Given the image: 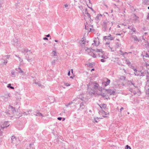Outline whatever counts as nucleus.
<instances>
[{
    "instance_id": "6e6552de",
    "label": "nucleus",
    "mask_w": 149,
    "mask_h": 149,
    "mask_svg": "<svg viewBox=\"0 0 149 149\" xmlns=\"http://www.w3.org/2000/svg\"><path fill=\"white\" fill-rule=\"evenodd\" d=\"M107 81H104L102 83V86H106L109 84L110 82V80L108 79H107Z\"/></svg>"
},
{
    "instance_id": "8fccbe9b",
    "label": "nucleus",
    "mask_w": 149,
    "mask_h": 149,
    "mask_svg": "<svg viewBox=\"0 0 149 149\" xmlns=\"http://www.w3.org/2000/svg\"><path fill=\"white\" fill-rule=\"evenodd\" d=\"M108 47L110 48L111 51H113L112 50V48L109 45H108Z\"/></svg>"
},
{
    "instance_id": "7ed1b4c3",
    "label": "nucleus",
    "mask_w": 149,
    "mask_h": 149,
    "mask_svg": "<svg viewBox=\"0 0 149 149\" xmlns=\"http://www.w3.org/2000/svg\"><path fill=\"white\" fill-rule=\"evenodd\" d=\"M86 51L88 52L89 55L92 56L93 58H96V55L93 52H95V49L88 48L87 47Z\"/></svg>"
},
{
    "instance_id": "bb28decb",
    "label": "nucleus",
    "mask_w": 149,
    "mask_h": 149,
    "mask_svg": "<svg viewBox=\"0 0 149 149\" xmlns=\"http://www.w3.org/2000/svg\"><path fill=\"white\" fill-rule=\"evenodd\" d=\"M148 0H143V3L145 5H146L148 4Z\"/></svg>"
},
{
    "instance_id": "6e6d98bb",
    "label": "nucleus",
    "mask_w": 149,
    "mask_h": 149,
    "mask_svg": "<svg viewBox=\"0 0 149 149\" xmlns=\"http://www.w3.org/2000/svg\"><path fill=\"white\" fill-rule=\"evenodd\" d=\"M87 27L86 26V25H85V29H86V30H88V29H87ZM87 27H88H88L87 26Z\"/></svg>"
},
{
    "instance_id": "bf43d9fd",
    "label": "nucleus",
    "mask_w": 149,
    "mask_h": 149,
    "mask_svg": "<svg viewBox=\"0 0 149 149\" xmlns=\"http://www.w3.org/2000/svg\"><path fill=\"white\" fill-rule=\"evenodd\" d=\"M85 14H87V13H88L87 12V10H86L85 11Z\"/></svg>"
},
{
    "instance_id": "49530a36",
    "label": "nucleus",
    "mask_w": 149,
    "mask_h": 149,
    "mask_svg": "<svg viewBox=\"0 0 149 149\" xmlns=\"http://www.w3.org/2000/svg\"><path fill=\"white\" fill-rule=\"evenodd\" d=\"M145 57L149 58V55L147 53L146 54V55L145 56Z\"/></svg>"
},
{
    "instance_id": "79ce46f5",
    "label": "nucleus",
    "mask_w": 149,
    "mask_h": 149,
    "mask_svg": "<svg viewBox=\"0 0 149 149\" xmlns=\"http://www.w3.org/2000/svg\"><path fill=\"white\" fill-rule=\"evenodd\" d=\"M86 14L87 15V16H88V17H89L90 19H91V15L90 14H89L88 13H87Z\"/></svg>"
},
{
    "instance_id": "473e14b6",
    "label": "nucleus",
    "mask_w": 149,
    "mask_h": 149,
    "mask_svg": "<svg viewBox=\"0 0 149 149\" xmlns=\"http://www.w3.org/2000/svg\"><path fill=\"white\" fill-rule=\"evenodd\" d=\"M56 60H53L52 62V64L53 65H55V64L56 63Z\"/></svg>"
},
{
    "instance_id": "052dcab7",
    "label": "nucleus",
    "mask_w": 149,
    "mask_h": 149,
    "mask_svg": "<svg viewBox=\"0 0 149 149\" xmlns=\"http://www.w3.org/2000/svg\"><path fill=\"white\" fill-rule=\"evenodd\" d=\"M46 36L47 37H48L50 36V35L49 34H48V35H46Z\"/></svg>"
},
{
    "instance_id": "f257e3e1",
    "label": "nucleus",
    "mask_w": 149,
    "mask_h": 149,
    "mask_svg": "<svg viewBox=\"0 0 149 149\" xmlns=\"http://www.w3.org/2000/svg\"><path fill=\"white\" fill-rule=\"evenodd\" d=\"M87 85L88 91L92 94L96 93L97 89L100 91H102V88L99 87V85L95 82H90Z\"/></svg>"
},
{
    "instance_id": "4d7b16f0",
    "label": "nucleus",
    "mask_w": 149,
    "mask_h": 149,
    "mask_svg": "<svg viewBox=\"0 0 149 149\" xmlns=\"http://www.w3.org/2000/svg\"><path fill=\"white\" fill-rule=\"evenodd\" d=\"M142 39L144 40V41H146V40H145V39L144 38V37H143V36L142 37Z\"/></svg>"
},
{
    "instance_id": "774afa93",
    "label": "nucleus",
    "mask_w": 149,
    "mask_h": 149,
    "mask_svg": "<svg viewBox=\"0 0 149 149\" xmlns=\"http://www.w3.org/2000/svg\"><path fill=\"white\" fill-rule=\"evenodd\" d=\"M62 119H62V120L63 121H64L65 120V118H63Z\"/></svg>"
},
{
    "instance_id": "9d476101",
    "label": "nucleus",
    "mask_w": 149,
    "mask_h": 149,
    "mask_svg": "<svg viewBox=\"0 0 149 149\" xmlns=\"http://www.w3.org/2000/svg\"><path fill=\"white\" fill-rule=\"evenodd\" d=\"M134 74L136 76H143L142 75V73H141L139 71H138L136 69H134Z\"/></svg>"
},
{
    "instance_id": "09e8293b",
    "label": "nucleus",
    "mask_w": 149,
    "mask_h": 149,
    "mask_svg": "<svg viewBox=\"0 0 149 149\" xmlns=\"http://www.w3.org/2000/svg\"><path fill=\"white\" fill-rule=\"evenodd\" d=\"M147 19H149V13H148V15L147 16Z\"/></svg>"
},
{
    "instance_id": "412c9836",
    "label": "nucleus",
    "mask_w": 149,
    "mask_h": 149,
    "mask_svg": "<svg viewBox=\"0 0 149 149\" xmlns=\"http://www.w3.org/2000/svg\"><path fill=\"white\" fill-rule=\"evenodd\" d=\"M96 52H101L102 53V52H104L102 51V49H97L96 50H95L94 51Z\"/></svg>"
},
{
    "instance_id": "20e7f679",
    "label": "nucleus",
    "mask_w": 149,
    "mask_h": 149,
    "mask_svg": "<svg viewBox=\"0 0 149 149\" xmlns=\"http://www.w3.org/2000/svg\"><path fill=\"white\" fill-rule=\"evenodd\" d=\"M21 52L22 53H24V54H26L27 55H32L31 51L29 50H28V49L26 48L22 49L21 50Z\"/></svg>"
},
{
    "instance_id": "0eeeda50",
    "label": "nucleus",
    "mask_w": 149,
    "mask_h": 149,
    "mask_svg": "<svg viewBox=\"0 0 149 149\" xmlns=\"http://www.w3.org/2000/svg\"><path fill=\"white\" fill-rule=\"evenodd\" d=\"M103 38L105 40H113L114 38L110 34H109L108 36H104Z\"/></svg>"
},
{
    "instance_id": "2f4dec72",
    "label": "nucleus",
    "mask_w": 149,
    "mask_h": 149,
    "mask_svg": "<svg viewBox=\"0 0 149 149\" xmlns=\"http://www.w3.org/2000/svg\"><path fill=\"white\" fill-rule=\"evenodd\" d=\"M72 102H69V103H68V104H65V106L67 107H68L69 106L71 105V104H72Z\"/></svg>"
},
{
    "instance_id": "393cba45",
    "label": "nucleus",
    "mask_w": 149,
    "mask_h": 149,
    "mask_svg": "<svg viewBox=\"0 0 149 149\" xmlns=\"http://www.w3.org/2000/svg\"><path fill=\"white\" fill-rule=\"evenodd\" d=\"M121 55H123V56L125 55V54H128V53L126 52H125V53H123V52L121 50H120L119 51Z\"/></svg>"
},
{
    "instance_id": "69168bd1",
    "label": "nucleus",
    "mask_w": 149,
    "mask_h": 149,
    "mask_svg": "<svg viewBox=\"0 0 149 149\" xmlns=\"http://www.w3.org/2000/svg\"><path fill=\"white\" fill-rule=\"evenodd\" d=\"M116 35H117H117L120 36V35H121V34H120V33H117L116 34Z\"/></svg>"
},
{
    "instance_id": "39448f33",
    "label": "nucleus",
    "mask_w": 149,
    "mask_h": 149,
    "mask_svg": "<svg viewBox=\"0 0 149 149\" xmlns=\"http://www.w3.org/2000/svg\"><path fill=\"white\" fill-rule=\"evenodd\" d=\"M132 21V22L134 23L139 22V17L137 16L135 14H134Z\"/></svg>"
},
{
    "instance_id": "3c124183",
    "label": "nucleus",
    "mask_w": 149,
    "mask_h": 149,
    "mask_svg": "<svg viewBox=\"0 0 149 149\" xmlns=\"http://www.w3.org/2000/svg\"><path fill=\"white\" fill-rule=\"evenodd\" d=\"M12 107V109L13 110H12V111H13V112L15 111V108H13V107Z\"/></svg>"
},
{
    "instance_id": "ddd939ff",
    "label": "nucleus",
    "mask_w": 149,
    "mask_h": 149,
    "mask_svg": "<svg viewBox=\"0 0 149 149\" xmlns=\"http://www.w3.org/2000/svg\"><path fill=\"white\" fill-rule=\"evenodd\" d=\"M132 38L134 39V40L135 41L139 42L141 40V39L138 38L136 36H132Z\"/></svg>"
},
{
    "instance_id": "e2e57ef3",
    "label": "nucleus",
    "mask_w": 149,
    "mask_h": 149,
    "mask_svg": "<svg viewBox=\"0 0 149 149\" xmlns=\"http://www.w3.org/2000/svg\"><path fill=\"white\" fill-rule=\"evenodd\" d=\"M15 55L16 57H18V58H19V57H20L19 56L17 55Z\"/></svg>"
},
{
    "instance_id": "dca6fc26",
    "label": "nucleus",
    "mask_w": 149,
    "mask_h": 149,
    "mask_svg": "<svg viewBox=\"0 0 149 149\" xmlns=\"http://www.w3.org/2000/svg\"><path fill=\"white\" fill-rule=\"evenodd\" d=\"M16 140V138L14 136H12L11 137V143H15Z\"/></svg>"
},
{
    "instance_id": "7c9ffc66",
    "label": "nucleus",
    "mask_w": 149,
    "mask_h": 149,
    "mask_svg": "<svg viewBox=\"0 0 149 149\" xmlns=\"http://www.w3.org/2000/svg\"><path fill=\"white\" fill-rule=\"evenodd\" d=\"M100 118H98V117H97L96 118H94V121H93V122H96V123H98V121L97 120H98L100 119Z\"/></svg>"
},
{
    "instance_id": "5fc2aeb1",
    "label": "nucleus",
    "mask_w": 149,
    "mask_h": 149,
    "mask_svg": "<svg viewBox=\"0 0 149 149\" xmlns=\"http://www.w3.org/2000/svg\"><path fill=\"white\" fill-rule=\"evenodd\" d=\"M68 75L69 76H70V71H69L68 72Z\"/></svg>"
},
{
    "instance_id": "a211bd4d",
    "label": "nucleus",
    "mask_w": 149,
    "mask_h": 149,
    "mask_svg": "<svg viewBox=\"0 0 149 149\" xmlns=\"http://www.w3.org/2000/svg\"><path fill=\"white\" fill-rule=\"evenodd\" d=\"M85 106L84 105V103L81 102L80 103V109H83L85 107Z\"/></svg>"
},
{
    "instance_id": "ea45409f",
    "label": "nucleus",
    "mask_w": 149,
    "mask_h": 149,
    "mask_svg": "<svg viewBox=\"0 0 149 149\" xmlns=\"http://www.w3.org/2000/svg\"><path fill=\"white\" fill-rule=\"evenodd\" d=\"M130 83H131V84L133 86H134V87H135V88H136L137 87V86H135V84L134 83L132 82L131 81H130Z\"/></svg>"
},
{
    "instance_id": "423d86ee",
    "label": "nucleus",
    "mask_w": 149,
    "mask_h": 149,
    "mask_svg": "<svg viewBox=\"0 0 149 149\" xmlns=\"http://www.w3.org/2000/svg\"><path fill=\"white\" fill-rule=\"evenodd\" d=\"M0 125L2 128V130H3L4 129L8 127L9 125V124L8 122H6L3 123H2Z\"/></svg>"
},
{
    "instance_id": "de8ad7c7",
    "label": "nucleus",
    "mask_w": 149,
    "mask_h": 149,
    "mask_svg": "<svg viewBox=\"0 0 149 149\" xmlns=\"http://www.w3.org/2000/svg\"><path fill=\"white\" fill-rule=\"evenodd\" d=\"M65 85L67 86H70V85L68 83H66L65 84Z\"/></svg>"
},
{
    "instance_id": "4468645a",
    "label": "nucleus",
    "mask_w": 149,
    "mask_h": 149,
    "mask_svg": "<svg viewBox=\"0 0 149 149\" xmlns=\"http://www.w3.org/2000/svg\"><path fill=\"white\" fill-rule=\"evenodd\" d=\"M36 114L34 115L36 116L43 117V116L42 114L41 113L39 110H37L36 112Z\"/></svg>"
},
{
    "instance_id": "5701e85b",
    "label": "nucleus",
    "mask_w": 149,
    "mask_h": 149,
    "mask_svg": "<svg viewBox=\"0 0 149 149\" xmlns=\"http://www.w3.org/2000/svg\"><path fill=\"white\" fill-rule=\"evenodd\" d=\"M36 84L38 85L39 86L41 87L42 88H43L44 87V86L41 85V84L39 83H36Z\"/></svg>"
},
{
    "instance_id": "72a5a7b5",
    "label": "nucleus",
    "mask_w": 149,
    "mask_h": 149,
    "mask_svg": "<svg viewBox=\"0 0 149 149\" xmlns=\"http://www.w3.org/2000/svg\"><path fill=\"white\" fill-rule=\"evenodd\" d=\"M102 114H104L106 115H107L109 114V112H105V111H102Z\"/></svg>"
},
{
    "instance_id": "f3484780",
    "label": "nucleus",
    "mask_w": 149,
    "mask_h": 149,
    "mask_svg": "<svg viewBox=\"0 0 149 149\" xmlns=\"http://www.w3.org/2000/svg\"><path fill=\"white\" fill-rule=\"evenodd\" d=\"M100 107L102 109H105L107 108V105L105 104H101L99 105Z\"/></svg>"
},
{
    "instance_id": "f03ea898",
    "label": "nucleus",
    "mask_w": 149,
    "mask_h": 149,
    "mask_svg": "<svg viewBox=\"0 0 149 149\" xmlns=\"http://www.w3.org/2000/svg\"><path fill=\"white\" fill-rule=\"evenodd\" d=\"M113 25V23L112 22H110L107 21H104L102 24V26L104 29V31H106V30L109 28V30H110L111 26Z\"/></svg>"
},
{
    "instance_id": "c85d7f7f",
    "label": "nucleus",
    "mask_w": 149,
    "mask_h": 149,
    "mask_svg": "<svg viewBox=\"0 0 149 149\" xmlns=\"http://www.w3.org/2000/svg\"><path fill=\"white\" fill-rule=\"evenodd\" d=\"M130 29H131L134 32H135L136 31L135 28L132 27V28H130Z\"/></svg>"
},
{
    "instance_id": "c756f323",
    "label": "nucleus",
    "mask_w": 149,
    "mask_h": 149,
    "mask_svg": "<svg viewBox=\"0 0 149 149\" xmlns=\"http://www.w3.org/2000/svg\"><path fill=\"white\" fill-rule=\"evenodd\" d=\"M10 57V56L9 55H7L3 56V58L4 59L6 58V59H9Z\"/></svg>"
},
{
    "instance_id": "cd10ccee",
    "label": "nucleus",
    "mask_w": 149,
    "mask_h": 149,
    "mask_svg": "<svg viewBox=\"0 0 149 149\" xmlns=\"http://www.w3.org/2000/svg\"><path fill=\"white\" fill-rule=\"evenodd\" d=\"M52 54L53 55V56H56V51H53L52 52Z\"/></svg>"
},
{
    "instance_id": "e433bc0d",
    "label": "nucleus",
    "mask_w": 149,
    "mask_h": 149,
    "mask_svg": "<svg viewBox=\"0 0 149 149\" xmlns=\"http://www.w3.org/2000/svg\"><path fill=\"white\" fill-rule=\"evenodd\" d=\"M11 74L13 75L12 76V77H14V76L15 75V72L13 71H12V72H11Z\"/></svg>"
},
{
    "instance_id": "2eb2a0df",
    "label": "nucleus",
    "mask_w": 149,
    "mask_h": 149,
    "mask_svg": "<svg viewBox=\"0 0 149 149\" xmlns=\"http://www.w3.org/2000/svg\"><path fill=\"white\" fill-rule=\"evenodd\" d=\"M146 79L147 80L146 81V85L149 86V74L146 76Z\"/></svg>"
},
{
    "instance_id": "9b49d317",
    "label": "nucleus",
    "mask_w": 149,
    "mask_h": 149,
    "mask_svg": "<svg viewBox=\"0 0 149 149\" xmlns=\"http://www.w3.org/2000/svg\"><path fill=\"white\" fill-rule=\"evenodd\" d=\"M107 93L110 95H114L115 91L111 89H105Z\"/></svg>"
},
{
    "instance_id": "4c0bfd02",
    "label": "nucleus",
    "mask_w": 149,
    "mask_h": 149,
    "mask_svg": "<svg viewBox=\"0 0 149 149\" xmlns=\"http://www.w3.org/2000/svg\"><path fill=\"white\" fill-rule=\"evenodd\" d=\"M129 148V149H131L130 147L128 145H126V146L125 149H128Z\"/></svg>"
},
{
    "instance_id": "a19ab883",
    "label": "nucleus",
    "mask_w": 149,
    "mask_h": 149,
    "mask_svg": "<svg viewBox=\"0 0 149 149\" xmlns=\"http://www.w3.org/2000/svg\"><path fill=\"white\" fill-rule=\"evenodd\" d=\"M100 61L102 62H104L106 61V60L104 59H101Z\"/></svg>"
},
{
    "instance_id": "603ef678",
    "label": "nucleus",
    "mask_w": 149,
    "mask_h": 149,
    "mask_svg": "<svg viewBox=\"0 0 149 149\" xmlns=\"http://www.w3.org/2000/svg\"><path fill=\"white\" fill-rule=\"evenodd\" d=\"M20 69V68H16L15 69V70H16V71H18L19 70V69Z\"/></svg>"
},
{
    "instance_id": "6ab92c4d",
    "label": "nucleus",
    "mask_w": 149,
    "mask_h": 149,
    "mask_svg": "<svg viewBox=\"0 0 149 149\" xmlns=\"http://www.w3.org/2000/svg\"><path fill=\"white\" fill-rule=\"evenodd\" d=\"M94 63H89L87 64V65L88 67H89L90 68H93V65Z\"/></svg>"
},
{
    "instance_id": "13d9d810",
    "label": "nucleus",
    "mask_w": 149,
    "mask_h": 149,
    "mask_svg": "<svg viewBox=\"0 0 149 149\" xmlns=\"http://www.w3.org/2000/svg\"><path fill=\"white\" fill-rule=\"evenodd\" d=\"M64 6L65 7H67L68 6V5L67 4H65L64 5Z\"/></svg>"
},
{
    "instance_id": "a878e982",
    "label": "nucleus",
    "mask_w": 149,
    "mask_h": 149,
    "mask_svg": "<svg viewBox=\"0 0 149 149\" xmlns=\"http://www.w3.org/2000/svg\"><path fill=\"white\" fill-rule=\"evenodd\" d=\"M126 63L129 66L131 64L130 62L128 60H126Z\"/></svg>"
},
{
    "instance_id": "a18cd8bd",
    "label": "nucleus",
    "mask_w": 149,
    "mask_h": 149,
    "mask_svg": "<svg viewBox=\"0 0 149 149\" xmlns=\"http://www.w3.org/2000/svg\"><path fill=\"white\" fill-rule=\"evenodd\" d=\"M124 109V108L123 107H122L120 109V112H121L122 110Z\"/></svg>"
},
{
    "instance_id": "680f3d73",
    "label": "nucleus",
    "mask_w": 149,
    "mask_h": 149,
    "mask_svg": "<svg viewBox=\"0 0 149 149\" xmlns=\"http://www.w3.org/2000/svg\"><path fill=\"white\" fill-rule=\"evenodd\" d=\"M23 114H24V115H26L28 113H26L25 112L23 113Z\"/></svg>"
},
{
    "instance_id": "b1692460",
    "label": "nucleus",
    "mask_w": 149,
    "mask_h": 149,
    "mask_svg": "<svg viewBox=\"0 0 149 149\" xmlns=\"http://www.w3.org/2000/svg\"><path fill=\"white\" fill-rule=\"evenodd\" d=\"M7 87L9 88H10L12 89H14V88L13 87L11 86V84H8V85Z\"/></svg>"
},
{
    "instance_id": "f8f14e48",
    "label": "nucleus",
    "mask_w": 149,
    "mask_h": 149,
    "mask_svg": "<svg viewBox=\"0 0 149 149\" xmlns=\"http://www.w3.org/2000/svg\"><path fill=\"white\" fill-rule=\"evenodd\" d=\"M102 55L100 56V54H98V55L99 57H101L102 58H103L104 59H107L108 58L107 56H106L105 55V52H102Z\"/></svg>"
},
{
    "instance_id": "864d4df0",
    "label": "nucleus",
    "mask_w": 149,
    "mask_h": 149,
    "mask_svg": "<svg viewBox=\"0 0 149 149\" xmlns=\"http://www.w3.org/2000/svg\"><path fill=\"white\" fill-rule=\"evenodd\" d=\"M43 40H48V38H47V37H44L43 38Z\"/></svg>"
},
{
    "instance_id": "c9c22d12",
    "label": "nucleus",
    "mask_w": 149,
    "mask_h": 149,
    "mask_svg": "<svg viewBox=\"0 0 149 149\" xmlns=\"http://www.w3.org/2000/svg\"><path fill=\"white\" fill-rule=\"evenodd\" d=\"M93 41L94 42V43H93L92 44V45H93V46H97V45H96V42L95 41V40H94Z\"/></svg>"
},
{
    "instance_id": "338daca9",
    "label": "nucleus",
    "mask_w": 149,
    "mask_h": 149,
    "mask_svg": "<svg viewBox=\"0 0 149 149\" xmlns=\"http://www.w3.org/2000/svg\"><path fill=\"white\" fill-rule=\"evenodd\" d=\"M123 70L124 71L125 73H127L125 70V69H123Z\"/></svg>"
},
{
    "instance_id": "37998d69",
    "label": "nucleus",
    "mask_w": 149,
    "mask_h": 149,
    "mask_svg": "<svg viewBox=\"0 0 149 149\" xmlns=\"http://www.w3.org/2000/svg\"><path fill=\"white\" fill-rule=\"evenodd\" d=\"M19 61L20 62H23V60L20 57H19Z\"/></svg>"
},
{
    "instance_id": "aec40b11",
    "label": "nucleus",
    "mask_w": 149,
    "mask_h": 149,
    "mask_svg": "<svg viewBox=\"0 0 149 149\" xmlns=\"http://www.w3.org/2000/svg\"><path fill=\"white\" fill-rule=\"evenodd\" d=\"M81 41H82L81 42V45L82 46L84 45L86 41L84 40L83 38H82V39L81 40Z\"/></svg>"
},
{
    "instance_id": "1a4fd4ad",
    "label": "nucleus",
    "mask_w": 149,
    "mask_h": 149,
    "mask_svg": "<svg viewBox=\"0 0 149 149\" xmlns=\"http://www.w3.org/2000/svg\"><path fill=\"white\" fill-rule=\"evenodd\" d=\"M25 58L29 62H31L33 61V58L30 57L28 55H26V54H24Z\"/></svg>"
},
{
    "instance_id": "c03bdc74",
    "label": "nucleus",
    "mask_w": 149,
    "mask_h": 149,
    "mask_svg": "<svg viewBox=\"0 0 149 149\" xmlns=\"http://www.w3.org/2000/svg\"><path fill=\"white\" fill-rule=\"evenodd\" d=\"M62 119V118L61 117H58L57 118V119L59 120H61Z\"/></svg>"
},
{
    "instance_id": "f704fd0d",
    "label": "nucleus",
    "mask_w": 149,
    "mask_h": 149,
    "mask_svg": "<svg viewBox=\"0 0 149 149\" xmlns=\"http://www.w3.org/2000/svg\"><path fill=\"white\" fill-rule=\"evenodd\" d=\"M18 72L19 73H24V71L22 70L21 69V68H20V69H19V70L18 71Z\"/></svg>"
},
{
    "instance_id": "4be33fe9",
    "label": "nucleus",
    "mask_w": 149,
    "mask_h": 149,
    "mask_svg": "<svg viewBox=\"0 0 149 149\" xmlns=\"http://www.w3.org/2000/svg\"><path fill=\"white\" fill-rule=\"evenodd\" d=\"M102 91H100L101 93L100 95L102 96L103 97H104L106 96V94H105V93L102 92Z\"/></svg>"
},
{
    "instance_id": "0e129e2a",
    "label": "nucleus",
    "mask_w": 149,
    "mask_h": 149,
    "mask_svg": "<svg viewBox=\"0 0 149 149\" xmlns=\"http://www.w3.org/2000/svg\"><path fill=\"white\" fill-rule=\"evenodd\" d=\"M109 43H108V42H107V43H106L105 45H109Z\"/></svg>"
},
{
    "instance_id": "58836bf2",
    "label": "nucleus",
    "mask_w": 149,
    "mask_h": 149,
    "mask_svg": "<svg viewBox=\"0 0 149 149\" xmlns=\"http://www.w3.org/2000/svg\"><path fill=\"white\" fill-rule=\"evenodd\" d=\"M7 62H8V61H7V59L4 60V61L3 62V63L4 65H6V64L7 63Z\"/></svg>"
}]
</instances>
